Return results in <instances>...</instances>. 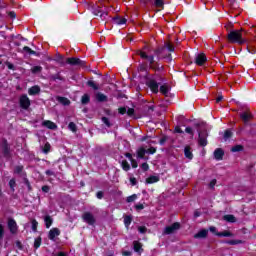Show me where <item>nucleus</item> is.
I'll list each match as a JSON object with an SVG mask.
<instances>
[{"label":"nucleus","mask_w":256,"mask_h":256,"mask_svg":"<svg viewBox=\"0 0 256 256\" xmlns=\"http://www.w3.org/2000/svg\"><path fill=\"white\" fill-rule=\"evenodd\" d=\"M118 112L120 113V115H125V113H127V108L125 107H120L118 109Z\"/></svg>","instance_id":"nucleus-58"},{"label":"nucleus","mask_w":256,"mask_h":256,"mask_svg":"<svg viewBox=\"0 0 256 256\" xmlns=\"http://www.w3.org/2000/svg\"><path fill=\"white\" fill-rule=\"evenodd\" d=\"M8 16L10 17V19H15V17H17V14H15V12L11 11L8 13Z\"/></svg>","instance_id":"nucleus-63"},{"label":"nucleus","mask_w":256,"mask_h":256,"mask_svg":"<svg viewBox=\"0 0 256 256\" xmlns=\"http://www.w3.org/2000/svg\"><path fill=\"white\" fill-rule=\"evenodd\" d=\"M181 229V224L178 222H175L171 226H167L164 230L165 235H172V233H175L176 231H179Z\"/></svg>","instance_id":"nucleus-7"},{"label":"nucleus","mask_w":256,"mask_h":256,"mask_svg":"<svg viewBox=\"0 0 256 256\" xmlns=\"http://www.w3.org/2000/svg\"><path fill=\"white\" fill-rule=\"evenodd\" d=\"M38 225H39V222H37V220L33 219L32 220V231H34V233H37Z\"/></svg>","instance_id":"nucleus-48"},{"label":"nucleus","mask_w":256,"mask_h":256,"mask_svg":"<svg viewBox=\"0 0 256 256\" xmlns=\"http://www.w3.org/2000/svg\"><path fill=\"white\" fill-rule=\"evenodd\" d=\"M57 79H58L59 81H64V78L61 76L60 73L53 74V75H50V76H49V80H50V81H57Z\"/></svg>","instance_id":"nucleus-27"},{"label":"nucleus","mask_w":256,"mask_h":256,"mask_svg":"<svg viewBox=\"0 0 256 256\" xmlns=\"http://www.w3.org/2000/svg\"><path fill=\"white\" fill-rule=\"evenodd\" d=\"M103 196H104L103 191H99V192H97V194H96L97 199H101Z\"/></svg>","instance_id":"nucleus-64"},{"label":"nucleus","mask_w":256,"mask_h":256,"mask_svg":"<svg viewBox=\"0 0 256 256\" xmlns=\"http://www.w3.org/2000/svg\"><path fill=\"white\" fill-rule=\"evenodd\" d=\"M151 69H154V71H163V66H160L159 63H155Z\"/></svg>","instance_id":"nucleus-49"},{"label":"nucleus","mask_w":256,"mask_h":256,"mask_svg":"<svg viewBox=\"0 0 256 256\" xmlns=\"http://www.w3.org/2000/svg\"><path fill=\"white\" fill-rule=\"evenodd\" d=\"M205 123H196L194 126L197 128L198 132V145L200 147H207V137H209V132H207V129L202 128Z\"/></svg>","instance_id":"nucleus-1"},{"label":"nucleus","mask_w":256,"mask_h":256,"mask_svg":"<svg viewBox=\"0 0 256 256\" xmlns=\"http://www.w3.org/2000/svg\"><path fill=\"white\" fill-rule=\"evenodd\" d=\"M233 137V132L229 129L225 130L224 132V141H227L228 139H231Z\"/></svg>","instance_id":"nucleus-34"},{"label":"nucleus","mask_w":256,"mask_h":256,"mask_svg":"<svg viewBox=\"0 0 256 256\" xmlns=\"http://www.w3.org/2000/svg\"><path fill=\"white\" fill-rule=\"evenodd\" d=\"M68 129H70V131H72L73 133H77V124H75L74 122H70L68 125Z\"/></svg>","instance_id":"nucleus-40"},{"label":"nucleus","mask_w":256,"mask_h":256,"mask_svg":"<svg viewBox=\"0 0 256 256\" xmlns=\"http://www.w3.org/2000/svg\"><path fill=\"white\" fill-rule=\"evenodd\" d=\"M82 219L88 225H93L96 222L95 216L91 212H84L82 215Z\"/></svg>","instance_id":"nucleus-9"},{"label":"nucleus","mask_w":256,"mask_h":256,"mask_svg":"<svg viewBox=\"0 0 256 256\" xmlns=\"http://www.w3.org/2000/svg\"><path fill=\"white\" fill-rule=\"evenodd\" d=\"M44 127H47L48 129H57V124L53 123L52 121L46 120L43 122Z\"/></svg>","instance_id":"nucleus-23"},{"label":"nucleus","mask_w":256,"mask_h":256,"mask_svg":"<svg viewBox=\"0 0 256 256\" xmlns=\"http://www.w3.org/2000/svg\"><path fill=\"white\" fill-rule=\"evenodd\" d=\"M114 23H116V25H125L127 23V19L117 16L114 18Z\"/></svg>","instance_id":"nucleus-26"},{"label":"nucleus","mask_w":256,"mask_h":256,"mask_svg":"<svg viewBox=\"0 0 256 256\" xmlns=\"http://www.w3.org/2000/svg\"><path fill=\"white\" fill-rule=\"evenodd\" d=\"M41 242H42V239H41V236H39L34 241V248L35 249H39V247H41Z\"/></svg>","instance_id":"nucleus-42"},{"label":"nucleus","mask_w":256,"mask_h":256,"mask_svg":"<svg viewBox=\"0 0 256 256\" xmlns=\"http://www.w3.org/2000/svg\"><path fill=\"white\" fill-rule=\"evenodd\" d=\"M138 55L141 57V59H146L150 63V68L155 64V57L153 55H147V53L139 50Z\"/></svg>","instance_id":"nucleus-10"},{"label":"nucleus","mask_w":256,"mask_h":256,"mask_svg":"<svg viewBox=\"0 0 256 256\" xmlns=\"http://www.w3.org/2000/svg\"><path fill=\"white\" fill-rule=\"evenodd\" d=\"M135 199H137V194H133V195L127 197L126 201H127V203H133V201H135Z\"/></svg>","instance_id":"nucleus-50"},{"label":"nucleus","mask_w":256,"mask_h":256,"mask_svg":"<svg viewBox=\"0 0 256 256\" xmlns=\"http://www.w3.org/2000/svg\"><path fill=\"white\" fill-rule=\"evenodd\" d=\"M44 223H45L46 229H49L53 225V218L49 215H46L44 217Z\"/></svg>","instance_id":"nucleus-21"},{"label":"nucleus","mask_w":256,"mask_h":256,"mask_svg":"<svg viewBox=\"0 0 256 256\" xmlns=\"http://www.w3.org/2000/svg\"><path fill=\"white\" fill-rule=\"evenodd\" d=\"M185 133H188V135H191L192 137L193 135H195V133L193 132V128L191 127H186Z\"/></svg>","instance_id":"nucleus-54"},{"label":"nucleus","mask_w":256,"mask_h":256,"mask_svg":"<svg viewBox=\"0 0 256 256\" xmlns=\"http://www.w3.org/2000/svg\"><path fill=\"white\" fill-rule=\"evenodd\" d=\"M121 165L124 171H129V169H131V165H129V162H127V160H123Z\"/></svg>","instance_id":"nucleus-38"},{"label":"nucleus","mask_w":256,"mask_h":256,"mask_svg":"<svg viewBox=\"0 0 256 256\" xmlns=\"http://www.w3.org/2000/svg\"><path fill=\"white\" fill-rule=\"evenodd\" d=\"M96 100L99 102V103H105L107 102V96L101 92H98L96 94Z\"/></svg>","instance_id":"nucleus-19"},{"label":"nucleus","mask_w":256,"mask_h":256,"mask_svg":"<svg viewBox=\"0 0 256 256\" xmlns=\"http://www.w3.org/2000/svg\"><path fill=\"white\" fill-rule=\"evenodd\" d=\"M24 183L28 187V191H33V188L31 187V183L29 182V179L24 178Z\"/></svg>","instance_id":"nucleus-52"},{"label":"nucleus","mask_w":256,"mask_h":256,"mask_svg":"<svg viewBox=\"0 0 256 256\" xmlns=\"http://www.w3.org/2000/svg\"><path fill=\"white\" fill-rule=\"evenodd\" d=\"M87 86L92 87V89H94V91H99V86L92 80H89L87 82Z\"/></svg>","instance_id":"nucleus-36"},{"label":"nucleus","mask_w":256,"mask_h":256,"mask_svg":"<svg viewBox=\"0 0 256 256\" xmlns=\"http://www.w3.org/2000/svg\"><path fill=\"white\" fill-rule=\"evenodd\" d=\"M7 226L12 235H17V231H19V227L17 226V222L15 221V219L9 218Z\"/></svg>","instance_id":"nucleus-5"},{"label":"nucleus","mask_w":256,"mask_h":256,"mask_svg":"<svg viewBox=\"0 0 256 256\" xmlns=\"http://www.w3.org/2000/svg\"><path fill=\"white\" fill-rule=\"evenodd\" d=\"M165 49H168V51H170V52L175 51V47H173V45H171L170 43H165L164 46L154 50L155 55H157V57H158V61L160 59L159 56L163 55V53H165Z\"/></svg>","instance_id":"nucleus-3"},{"label":"nucleus","mask_w":256,"mask_h":256,"mask_svg":"<svg viewBox=\"0 0 256 256\" xmlns=\"http://www.w3.org/2000/svg\"><path fill=\"white\" fill-rule=\"evenodd\" d=\"M184 155L186 159H193V152H191V147L190 146H186L184 148Z\"/></svg>","instance_id":"nucleus-20"},{"label":"nucleus","mask_w":256,"mask_h":256,"mask_svg":"<svg viewBox=\"0 0 256 256\" xmlns=\"http://www.w3.org/2000/svg\"><path fill=\"white\" fill-rule=\"evenodd\" d=\"M167 139H169V137L167 136L162 137L159 141L160 145H165V143H167Z\"/></svg>","instance_id":"nucleus-57"},{"label":"nucleus","mask_w":256,"mask_h":256,"mask_svg":"<svg viewBox=\"0 0 256 256\" xmlns=\"http://www.w3.org/2000/svg\"><path fill=\"white\" fill-rule=\"evenodd\" d=\"M131 221H133V218L131 216L124 217V225L126 227H129V225H131Z\"/></svg>","instance_id":"nucleus-43"},{"label":"nucleus","mask_w":256,"mask_h":256,"mask_svg":"<svg viewBox=\"0 0 256 256\" xmlns=\"http://www.w3.org/2000/svg\"><path fill=\"white\" fill-rule=\"evenodd\" d=\"M224 221H227L228 223H235L237 221V218H235L233 215L228 214L223 216Z\"/></svg>","instance_id":"nucleus-25"},{"label":"nucleus","mask_w":256,"mask_h":256,"mask_svg":"<svg viewBox=\"0 0 256 256\" xmlns=\"http://www.w3.org/2000/svg\"><path fill=\"white\" fill-rule=\"evenodd\" d=\"M147 152L150 153V155H153L154 153L157 152V149L155 147H151V148L148 149Z\"/></svg>","instance_id":"nucleus-62"},{"label":"nucleus","mask_w":256,"mask_h":256,"mask_svg":"<svg viewBox=\"0 0 256 256\" xmlns=\"http://www.w3.org/2000/svg\"><path fill=\"white\" fill-rule=\"evenodd\" d=\"M66 63L72 66L85 67L86 62L75 57L66 58Z\"/></svg>","instance_id":"nucleus-4"},{"label":"nucleus","mask_w":256,"mask_h":256,"mask_svg":"<svg viewBox=\"0 0 256 256\" xmlns=\"http://www.w3.org/2000/svg\"><path fill=\"white\" fill-rule=\"evenodd\" d=\"M145 153H147V150H145V148L138 149L137 151L138 159H143L145 157Z\"/></svg>","instance_id":"nucleus-33"},{"label":"nucleus","mask_w":256,"mask_h":256,"mask_svg":"<svg viewBox=\"0 0 256 256\" xmlns=\"http://www.w3.org/2000/svg\"><path fill=\"white\" fill-rule=\"evenodd\" d=\"M159 181V176H150L146 179L147 184L157 183Z\"/></svg>","instance_id":"nucleus-32"},{"label":"nucleus","mask_w":256,"mask_h":256,"mask_svg":"<svg viewBox=\"0 0 256 256\" xmlns=\"http://www.w3.org/2000/svg\"><path fill=\"white\" fill-rule=\"evenodd\" d=\"M89 101H91V97L89 96V94H84L81 98L82 105L89 104Z\"/></svg>","instance_id":"nucleus-30"},{"label":"nucleus","mask_w":256,"mask_h":256,"mask_svg":"<svg viewBox=\"0 0 256 256\" xmlns=\"http://www.w3.org/2000/svg\"><path fill=\"white\" fill-rule=\"evenodd\" d=\"M130 161H131V165H132L133 169H137V167H138L137 160L131 159Z\"/></svg>","instance_id":"nucleus-61"},{"label":"nucleus","mask_w":256,"mask_h":256,"mask_svg":"<svg viewBox=\"0 0 256 256\" xmlns=\"http://www.w3.org/2000/svg\"><path fill=\"white\" fill-rule=\"evenodd\" d=\"M3 237H5V227L0 224V241H3Z\"/></svg>","instance_id":"nucleus-46"},{"label":"nucleus","mask_w":256,"mask_h":256,"mask_svg":"<svg viewBox=\"0 0 256 256\" xmlns=\"http://www.w3.org/2000/svg\"><path fill=\"white\" fill-rule=\"evenodd\" d=\"M6 65H7L8 69L15 71V65H13L11 62H6Z\"/></svg>","instance_id":"nucleus-60"},{"label":"nucleus","mask_w":256,"mask_h":256,"mask_svg":"<svg viewBox=\"0 0 256 256\" xmlns=\"http://www.w3.org/2000/svg\"><path fill=\"white\" fill-rule=\"evenodd\" d=\"M56 100L58 101V103H60L61 105L64 106H69L71 105V100L62 96H57Z\"/></svg>","instance_id":"nucleus-17"},{"label":"nucleus","mask_w":256,"mask_h":256,"mask_svg":"<svg viewBox=\"0 0 256 256\" xmlns=\"http://www.w3.org/2000/svg\"><path fill=\"white\" fill-rule=\"evenodd\" d=\"M2 155L5 157V159H9L11 157V147L9 146V143H7V140L3 141Z\"/></svg>","instance_id":"nucleus-8"},{"label":"nucleus","mask_w":256,"mask_h":256,"mask_svg":"<svg viewBox=\"0 0 256 256\" xmlns=\"http://www.w3.org/2000/svg\"><path fill=\"white\" fill-rule=\"evenodd\" d=\"M227 245H240V243H243L241 240H227L225 241Z\"/></svg>","instance_id":"nucleus-41"},{"label":"nucleus","mask_w":256,"mask_h":256,"mask_svg":"<svg viewBox=\"0 0 256 256\" xmlns=\"http://www.w3.org/2000/svg\"><path fill=\"white\" fill-rule=\"evenodd\" d=\"M133 247L136 253H141L143 251V245H141V243L138 241L133 242Z\"/></svg>","instance_id":"nucleus-22"},{"label":"nucleus","mask_w":256,"mask_h":256,"mask_svg":"<svg viewBox=\"0 0 256 256\" xmlns=\"http://www.w3.org/2000/svg\"><path fill=\"white\" fill-rule=\"evenodd\" d=\"M14 173L16 175H21V173H23V166H15Z\"/></svg>","instance_id":"nucleus-45"},{"label":"nucleus","mask_w":256,"mask_h":256,"mask_svg":"<svg viewBox=\"0 0 256 256\" xmlns=\"http://www.w3.org/2000/svg\"><path fill=\"white\" fill-rule=\"evenodd\" d=\"M223 155H225V151H223V149L221 148H217L214 151V159H216L217 161H221V159H223Z\"/></svg>","instance_id":"nucleus-16"},{"label":"nucleus","mask_w":256,"mask_h":256,"mask_svg":"<svg viewBox=\"0 0 256 256\" xmlns=\"http://www.w3.org/2000/svg\"><path fill=\"white\" fill-rule=\"evenodd\" d=\"M102 122L104 125H106L107 127H111V122H109V118L107 117H102Z\"/></svg>","instance_id":"nucleus-51"},{"label":"nucleus","mask_w":256,"mask_h":256,"mask_svg":"<svg viewBox=\"0 0 256 256\" xmlns=\"http://www.w3.org/2000/svg\"><path fill=\"white\" fill-rule=\"evenodd\" d=\"M43 71V67L41 66H34L31 68V72L36 75L37 73H41Z\"/></svg>","instance_id":"nucleus-37"},{"label":"nucleus","mask_w":256,"mask_h":256,"mask_svg":"<svg viewBox=\"0 0 256 256\" xmlns=\"http://www.w3.org/2000/svg\"><path fill=\"white\" fill-rule=\"evenodd\" d=\"M61 235V230L59 228H52L48 233V239L50 241H55V237H59Z\"/></svg>","instance_id":"nucleus-13"},{"label":"nucleus","mask_w":256,"mask_h":256,"mask_svg":"<svg viewBox=\"0 0 256 256\" xmlns=\"http://www.w3.org/2000/svg\"><path fill=\"white\" fill-rule=\"evenodd\" d=\"M243 30H232L228 33L227 39L229 43H238L239 45H244V43H247V40L243 38V33H241Z\"/></svg>","instance_id":"nucleus-2"},{"label":"nucleus","mask_w":256,"mask_h":256,"mask_svg":"<svg viewBox=\"0 0 256 256\" xmlns=\"http://www.w3.org/2000/svg\"><path fill=\"white\" fill-rule=\"evenodd\" d=\"M207 235H209V230L202 229L194 235V239H206Z\"/></svg>","instance_id":"nucleus-15"},{"label":"nucleus","mask_w":256,"mask_h":256,"mask_svg":"<svg viewBox=\"0 0 256 256\" xmlns=\"http://www.w3.org/2000/svg\"><path fill=\"white\" fill-rule=\"evenodd\" d=\"M138 231H139V233H142V234L147 233V227L140 226V227H138Z\"/></svg>","instance_id":"nucleus-56"},{"label":"nucleus","mask_w":256,"mask_h":256,"mask_svg":"<svg viewBox=\"0 0 256 256\" xmlns=\"http://www.w3.org/2000/svg\"><path fill=\"white\" fill-rule=\"evenodd\" d=\"M240 117L244 123H249V119H251V114H248L247 112H244L240 114Z\"/></svg>","instance_id":"nucleus-31"},{"label":"nucleus","mask_w":256,"mask_h":256,"mask_svg":"<svg viewBox=\"0 0 256 256\" xmlns=\"http://www.w3.org/2000/svg\"><path fill=\"white\" fill-rule=\"evenodd\" d=\"M160 92L162 93V95H165V97H168L169 96V86L167 84L160 86Z\"/></svg>","instance_id":"nucleus-24"},{"label":"nucleus","mask_w":256,"mask_h":256,"mask_svg":"<svg viewBox=\"0 0 256 256\" xmlns=\"http://www.w3.org/2000/svg\"><path fill=\"white\" fill-rule=\"evenodd\" d=\"M19 103L22 109L27 110L29 109V107H31V100L29 99V97H27L26 94L20 96Z\"/></svg>","instance_id":"nucleus-6"},{"label":"nucleus","mask_w":256,"mask_h":256,"mask_svg":"<svg viewBox=\"0 0 256 256\" xmlns=\"http://www.w3.org/2000/svg\"><path fill=\"white\" fill-rule=\"evenodd\" d=\"M154 5H155V7L163 8L165 5V2H163V0H155Z\"/></svg>","instance_id":"nucleus-47"},{"label":"nucleus","mask_w":256,"mask_h":256,"mask_svg":"<svg viewBox=\"0 0 256 256\" xmlns=\"http://www.w3.org/2000/svg\"><path fill=\"white\" fill-rule=\"evenodd\" d=\"M55 61H57V63H60L62 66L67 65V59H65V57H63L62 55H58Z\"/></svg>","instance_id":"nucleus-29"},{"label":"nucleus","mask_w":256,"mask_h":256,"mask_svg":"<svg viewBox=\"0 0 256 256\" xmlns=\"http://www.w3.org/2000/svg\"><path fill=\"white\" fill-rule=\"evenodd\" d=\"M215 185H217V179L211 180V182L209 183L210 189H215Z\"/></svg>","instance_id":"nucleus-55"},{"label":"nucleus","mask_w":256,"mask_h":256,"mask_svg":"<svg viewBox=\"0 0 256 256\" xmlns=\"http://www.w3.org/2000/svg\"><path fill=\"white\" fill-rule=\"evenodd\" d=\"M92 13L94 15H99L100 14L101 19H103V17H107V12L101 10V7H99V6L93 5L92 6Z\"/></svg>","instance_id":"nucleus-14"},{"label":"nucleus","mask_w":256,"mask_h":256,"mask_svg":"<svg viewBox=\"0 0 256 256\" xmlns=\"http://www.w3.org/2000/svg\"><path fill=\"white\" fill-rule=\"evenodd\" d=\"M141 169H143V171H149V164H147V162L143 163Z\"/></svg>","instance_id":"nucleus-59"},{"label":"nucleus","mask_w":256,"mask_h":256,"mask_svg":"<svg viewBox=\"0 0 256 256\" xmlns=\"http://www.w3.org/2000/svg\"><path fill=\"white\" fill-rule=\"evenodd\" d=\"M217 237H233V233L231 231H223V232H218L216 233Z\"/></svg>","instance_id":"nucleus-28"},{"label":"nucleus","mask_w":256,"mask_h":256,"mask_svg":"<svg viewBox=\"0 0 256 256\" xmlns=\"http://www.w3.org/2000/svg\"><path fill=\"white\" fill-rule=\"evenodd\" d=\"M29 95H39L41 93V88L39 86H32L28 89Z\"/></svg>","instance_id":"nucleus-18"},{"label":"nucleus","mask_w":256,"mask_h":256,"mask_svg":"<svg viewBox=\"0 0 256 256\" xmlns=\"http://www.w3.org/2000/svg\"><path fill=\"white\" fill-rule=\"evenodd\" d=\"M194 63H196V65H199L200 67H203V65L207 63V56H205L203 53L197 54L194 59Z\"/></svg>","instance_id":"nucleus-11"},{"label":"nucleus","mask_w":256,"mask_h":256,"mask_svg":"<svg viewBox=\"0 0 256 256\" xmlns=\"http://www.w3.org/2000/svg\"><path fill=\"white\" fill-rule=\"evenodd\" d=\"M43 153H45L47 155V153H49V151H51V144H49V142H47L44 147L42 148Z\"/></svg>","instance_id":"nucleus-44"},{"label":"nucleus","mask_w":256,"mask_h":256,"mask_svg":"<svg viewBox=\"0 0 256 256\" xmlns=\"http://www.w3.org/2000/svg\"><path fill=\"white\" fill-rule=\"evenodd\" d=\"M127 115L129 117H133V115H135V109L133 108H128V110L126 111Z\"/></svg>","instance_id":"nucleus-53"},{"label":"nucleus","mask_w":256,"mask_h":256,"mask_svg":"<svg viewBox=\"0 0 256 256\" xmlns=\"http://www.w3.org/2000/svg\"><path fill=\"white\" fill-rule=\"evenodd\" d=\"M146 85L151 89L153 93H159V83L156 80L150 79L146 82Z\"/></svg>","instance_id":"nucleus-12"},{"label":"nucleus","mask_w":256,"mask_h":256,"mask_svg":"<svg viewBox=\"0 0 256 256\" xmlns=\"http://www.w3.org/2000/svg\"><path fill=\"white\" fill-rule=\"evenodd\" d=\"M232 153H239V151H243V145H236L231 148Z\"/></svg>","instance_id":"nucleus-39"},{"label":"nucleus","mask_w":256,"mask_h":256,"mask_svg":"<svg viewBox=\"0 0 256 256\" xmlns=\"http://www.w3.org/2000/svg\"><path fill=\"white\" fill-rule=\"evenodd\" d=\"M9 187L13 193H15V188L17 187V182L15 181V178H12L9 181Z\"/></svg>","instance_id":"nucleus-35"}]
</instances>
